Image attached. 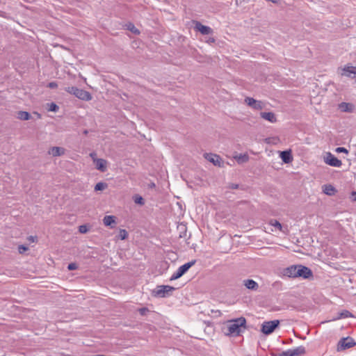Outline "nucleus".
I'll return each instance as SVG.
<instances>
[{
	"instance_id": "35",
	"label": "nucleus",
	"mask_w": 356,
	"mask_h": 356,
	"mask_svg": "<svg viewBox=\"0 0 356 356\" xmlns=\"http://www.w3.org/2000/svg\"><path fill=\"white\" fill-rule=\"evenodd\" d=\"M78 268V265L76 263H70L67 266V269L69 270H74Z\"/></svg>"
},
{
	"instance_id": "20",
	"label": "nucleus",
	"mask_w": 356,
	"mask_h": 356,
	"mask_svg": "<svg viewBox=\"0 0 356 356\" xmlns=\"http://www.w3.org/2000/svg\"><path fill=\"white\" fill-rule=\"evenodd\" d=\"M65 149L63 147H52L49 150V154H51L53 156H60L65 154Z\"/></svg>"
},
{
	"instance_id": "29",
	"label": "nucleus",
	"mask_w": 356,
	"mask_h": 356,
	"mask_svg": "<svg viewBox=\"0 0 356 356\" xmlns=\"http://www.w3.org/2000/svg\"><path fill=\"white\" fill-rule=\"evenodd\" d=\"M128 237V232L125 229H120L118 234V238L125 240Z\"/></svg>"
},
{
	"instance_id": "7",
	"label": "nucleus",
	"mask_w": 356,
	"mask_h": 356,
	"mask_svg": "<svg viewBox=\"0 0 356 356\" xmlns=\"http://www.w3.org/2000/svg\"><path fill=\"white\" fill-rule=\"evenodd\" d=\"M245 104L254 110H261L265 104L261 101L254 99L253 97H248L245 99Z\"/></svg>"
},
{
	"instance_id": "43",
	"label": "nucleus",
	"mask_w": 356,
	"mask_h": 356,
	"mask_svg": "<svg viewBox=\"0 0 356 356\" xmlns=\"http://www.w3.org/2000/svg\"><path fill=\"white\" fill-rule=\"evenodd\" d=\"M352 197H353V200H354V201H356V191H353V192L352 193Z\"/></svg>"
},
{
	"instance_id": "46",
	"label": "nucleus",
	"mask_w": 356,
	"mask_h": 356,
	"mask_svg": "<svg viewBox=\"0 0 356 356\" xmlns=\"http://www.w3.org/2000/svg\"><path fill=\"white\" fill-rule=\"evenodd\" d=\"M30 241L34 242L35 240H34V238L33 236H30V238H29Z\"/></svg>"
},
{
	"instance_id": "5",
	"label": "nucleus",
	"mask_w": 356,
	"mask_h": 356,
	"mask_svg": "<svg viewBox=\"0 0 356 356\" xmlns=\"http://www.w3.org/2000/svg\"><path fill=\"white\" fill-rule=\"evenodd\" d=\"M355 345H356V342L352 337H343L338 342L337 350L338 351L344 350L346 349L352 348V347L355 346Z\"/></svg>"
},
{
	"instance_id": "6",
	"label": "nucleus",
	"mask_w": 356,
	"mask_h": 356,
	"mask_svg": "<svg viewBox=\"0 0 356 356\" xmlns=\"http://www.w3.org/2000/svg\"><path fill=\"white\" fill-rule=\"evenodd\" d=\"M324 161L326 164L332 167H341L342 162L331 152H327L324 156Z\"/></svg>"
},
{
	"instance_id": "13",
	"label": "nucleus",
	"mask_w": 356,
	"mask_h": 356,
	"mask_svg": "<svg viewBox=\"0 0 356 356\" xmlns=\"http://www.w3.org/2000/svg\"><path fill=\"white\" fill-rule=\"evenodd\" d=\"M280 156L284 163H290L293 161V156L290 149L280 152Z\"/></svg>"
},
{
	"instance_id": "1",
	"label": "nucleus",
	"mask_w": 356,
	"mask_h": 356,
	"mask_svg": "<svg viewBox=\"0 0 356 356\" xmlns=\"http://www.w3.org/2000/svg\"><path fill=\"white\" fill-rule=\"evenodd\" d=\"M246 319L244 317L229 320L224 323L222 327V331L227 336H240L246 329Z\"/></svg>"
},
{
	"instance_id": "3",
	"label": "nucleus",
	"mask_w": 356,
	"mask_h": 356,
	"mask_svg": "<svg viewBox=\"0 0 356 356\" xmlns=\"http://www.w3.org/2000/svg\"><path fill=\"white\" fill-rule=\"evenodd\" d=\"M280 323L279 320L265 321L261 325V332L266 335H269L279 327Z\"/></svg>"
},
{
	"instance_id": "42",
	"label": "nucleus",
	"mask_w": 356,
	"mask_h": 356,
	"mask_svg": "<svg viewBox=\"0 0 356 356\" xmlns=\"http://www.w3.org/2000/svg\"><path fill=\"white\" fill-rule=\"evenodd\" d=\"M148 186L150 188H154L156 187V185L154 182H151L148 184Z\"/></svg>"
},
{
	"instance_id": "38",
	"label": "nucleus",
	"mask_w": 356,
	"mask_h": 356,
	"mask_svg": "<svg viewBox=\"0 0 356 356\" xmlns=\"http://www.w3.org/2000/svg\"><path fill=\"white\" fill-rule=\"evenodd\" d=\"M241 161L242 162H246L248 161V156L244 154V155H240L238 158V161L239 162Z\"/></svg>"
},
{
	"instance_id": "14",
	"label": "nucleus",
	"mask_w": 356,
	"mask_h": 356,
	"mask_svg": "<svg viewBox=\"0 0 356 356\" xmlns=\"http://www.w3.org/2000/svg\"><path fill=\"white\" fill-rule=\"evenodd\" d=\"M344 75L348 77L354 78L356 75V65H345L343 69Z\"/></svg>"
},
{
	"instance_id": "4",
	"label": "nucleus",
	"mask_w": 356,
	"mask_h": 356,
	"mask_svg": "<svg viewBox=\"0 0 356 356\" xmlns=\"http://www.w3.org/2000/svg\"><path fill=\"white\" fill-rule=\"evenodd\" d=\"M296 273V278L301 277L302 279L310 280L313 278L314 276L313 272L309 268L301 264L298 265Z\"/></svg>"
},
{
	"instance_id": "44",
	"label": "nucleus",
	"mask_w": 356,
	"mask_h": 356,
	"mask_svg": "<svg viewBox=\"0 0 356 356\" xmlns=\"http://www.w3.org/2000/svg\"><path fill=\"white\" fill-rule=\"evenodd\" d=\"M208 42H215V39L213 38H210L209 40H208Z\"/></svg>"
},
{
	"instance_id": "9",
	"label": "nucleus",
	"mask_w": 356,
	"mask_h": 356,
	"mask_svg": "<svg viewBox=\"0 0 356 356\" xmlns=\"http://www.w3.org/2000/svg\"><path fill=\"white\" fill-rule=\"evenodd\" d=\"M195 26L194 29L199 31L202 35H209L213 33V29L208 26L203 25L201 22L198 21H195Z\"/></svg>"
},
{
	"instance_id": "26",
	"label": "nucleus",
	"mask_w": 356,
	"mask_h": 356,
	"mask_svg": "<svg viewBox=\"0 0 356 356\" xmlns=\"http://www.w3.org/2000/svg\"><path fill=\"white\" fill-rule=\"evenodd\" d=\"M134 202L138 205L143 206L145 203L144 198L140 195H135L133 196Z\"/></svg>"
},
{
	"instance_id": "45",
	"label": "nucleus",
	"mask_w": 356,
	"mask_h": 356,
	"mask_svg": "<svg viewBox=\"0 0 356 356\" xmlns=\"http://www.w3.org/2000/svg\"><path fill=\"white\" fill-rule=\"evenodd\" d=\"M88 131L87 129H85V130L83 131V134L87 135V134H88Z\"/></svg>"
},
{
	"instance_id": "40",
	"label": "nucleus",
	"mask_w": 356,
	"mask_h": 356,
	"mask_svg": "<svg viewBox=\"0 0 356 356\" xmlns=\"http://www.w3.org/2000/svg\"><path fill=\"white\" fill-rule=\"evenodd\" d=\"M148 309L146 307H143L139 309L140 314L142 315H145L146 312H147Z\"/></svg>"
},
{
	"instance_id": "10",
	"label": "nucleus",
	"mask_w": 356,
	"mask_h": 356,
	"mask_svg": "<svg viewBox=\"0 0 356 356\" xmlns=\"http://www.w3.org/2000/svg\"><path fill=\"white\" fill-rule=\"evenodd\" d=\"M204 158L216 166L221 167L222 165V159L217 154L206 153L204 154Z\"/></svg>"
},
{
	"instance_id": "32",
	"label": "nucleus",
	"mask_w": 356,
	"mask_h": 356,
	"mask_svg": "<svg viewBox=\"0 0 356 356\" xmlns=\"http://www.w3.org/2000/svg\"><path fill=\"white\" fill-rule=\"evenodd\" d=\"M88 228L87 225H80L79 227V232L81 234H86L88 232Z\"/></svg>"
},
{
	"instance_id": "27",
	"label": "nucleus",
	"mask_w": 356,
	"mask_h": 356,
	"mask_svg": "<svg viewBox=\"0 0 356 356\" xmlns=\"http://www.w3.org/2000/svg\"><path fill=\"white\" fill-rule=\"evenodd\" d=\"M107 187V184L104 182H98L95 186V191H100L104 190Z\"/></svg>"
},
{
	"instance_id": "37",
	"label": "nucleus",
	"mask_w": 356,
	"mask_h": 356,
	"mask_svg": "<svg viewBox=\"0 0 356 356\" xmlns=\"http://www.w3.org/2000/svg\"><path fill=\"white\" fill-rule=\"evenodd\" d=\"M182 275L181 273H179V271L177 270L170 277V280H175L181 277Z\"/></svg>"
},
{
	"instance_id": "33",
	"label": "nucleus",
	"mask_w": 356,
	"mask_h": 356,
	"mask_svg": "<svg viewBox=\"0 0 356 356\" xmlns=\"http://www.w3.org/2000/svg\"><path fill=\"white\" fill-rule=\"evenodd\" d=\"M273 356H291L289 349L280 353L273 354Z\"/></svg>"
},
{
	"instance_id": "41",
	"label": "nucleus",
	"mask_w": 356,
	"mask_h": 356,
	"mask_svg": "<svg viewBox=\"0 0 356 356\" xmlns=\"http://www.w3.org/2000/svg\"><path fill=\"white\" fill-rule=\"evenodd\" d=\"M175 290H168V289H165V293L166 294V297H168L171 295V293Z\"/></svg>"
},
{
	"instance_id": "21",
	"label": "nucleus",
	"mask_w": 356,
	"mask_h": 356,
	"mask_svg": "<svg viewBox=\"0 0 356 356\" xmlns=\"http://www.w3.org/2000/svg\"><path fill=\"white\" fill-rule=\"evenodd\" d=\"M291 356H302L305 354V348L302 346H298L293 349H289Z\"/></svg>"
},
{
	"instance_id": "12",
	"label": "nucleus",
	"mask_w": 356,
	"mask_h": 356,
	"mask_svg": "<svg viewBox=\"0 0 356 356\" xmlns=\"http://www.w3.org/2000/svg\"><path fill=\"white\" fill-rule=\"evenodd\" d=\"M297 267L298 265H292L284 268L283 270V275L289 277L296 278Z\"/></svg>"
},
{
	"instance_id": "39",
	"label": "nucleus",
	"mask_w": 356,
	"mask_h": 356,
	"mask_svg": "<svg viewBox=\"0 0 356 356\" xmlns=\"http://www.w3.org/2000/svg\"><path fill=\"white\" fill-rule=\"evenodd\" d=\"M47 87L51 89H54L58 87V84L56 81H51L48 83Z\"/></svg>"
},
{
	"instance_id": "19",
	"label": "nucleus",
	"mask_w": 356,
	"mask_h": 356,
	"mask_svg": "<svg viewBox=\"0 0 356 356\" xmlns=\"http://www.w3.org/2000/svg\"><path fill=\"white\" fill-rule=\"evenodd\" d=\"M103 222L106 226L110 227L111 228H113L116 225L115 217L114 216H105Z\"/></svg>"
},
{
	"instance_id": "15",
	"label": "nucleus",
	"mask_w": 356,
	"mask_h": 356,
	"mask_svg": "<svg viewBox=\"0 0 356 356\" xmlns=\"http://www.w3.org/2000/svg\"><path fill=\"white\" fill-rule=\"evenodd\" d=\"M260 116L263 119L271 122L275 123L277 122V118L274 113L273 112H261Z\"/></svg>"
},
{
	"instance_id": "16",
	"label": "nucleus",
	"mask_w": 356,
	"mask_h": 356,
	"mask_svg": "<svg viewBox=\"0 0 356 356\" xmlns=\"http://www.w3.org/2000/svg\"><path fill=\"white\" fill-rule=\"evenodd\" d=\"M195 260H192L179 266L177 269L179 273H181L183 276L190 269V268H191L195 264Z\"/></svg>"
},
{
	"instance_id": "22",
	"label": "nucleus",
	"mask_w": 356,
	"mask_h": 356,
	"mask_svg": "<svg viewBox=\"0 0 356 356\" xmlns=\"http://www.w3.org/2000/svg\"><path fill=\"white\" fill-rule=\"evenodd\" d=\"M353 314L348 310H342L341 312L337 314V316L333 318L332 321H337L341 318H346L348 317H352Z\"/></svg>"
},
{
	"instance_id": "31",
	"label": "nucleus",
	"mask_w": 356,
	"mask_h": 356,
	"mask_svg": "<svg viewBox=\"0 0 356 356\" xmlns=\"http://www.w3.org/2000/svg\"><path fill=\"white\" fill-rule=\"evenodd\" d=\"M58 109H59V107L56 104H55L54 102L50 104L49 111H52V112H56V111H58Z\"/></svg>"
},
{
	"instance_id": "24",
	"label": "nucleus",
	"mask_w": 356,
	"mask_h": 356,
	"mask_svg": "<svg viewBox=\"0 0 356 356\" xmlns=\"http://www.w3.org/2000/svg\"><path fill=\"white\" fill-rule=\"evenodd\" d=\"M125 26L127 30L130 31L135 35H139L140 33V31L131 22L126 24Z\"/></svg>"
},
{
	"instance_id": "28",
	"label": "nucleus",
	"mask_w": 356,
	"mask_h": 356,
	"mask_svg": "<svg viewBox=\"0 0 356 356\" xmlns=\"http://www.w3.org/2000/svg\"><path fill=\"white\" fill-rule=\"evenodd\" d=\"M270 224L279 229L280 231H282V224L277 221V220H271Z\"/></svg>"
},
{
	"instance_id": "23",
	"label": "nucleus",
	"mask_w": 356,
	"mask_h": 356,
	"mask_svg": "<svg viewBox=\"0 0 356 356\" xmlns=\"http://www.w3.org/2000/svg\"><path fill=\"white\" fill-rule=\"evenodd\" d=\"M17 118L21 120H29L31 118V115L27 111H20L17 112Z\"/></svg>"
},
{
	"instance_id": "2",
	"label": "nucleus",
	"mask_w": 356,
	"mask_h": 356,
	"mask_svg": "<svg viewBox=\"0 0 356 356\" xmlns=\"http://www.w3.org/2000/svg\"><path fill=\"white\" fill-rule=\"evenodd\" d=\"M65 90L70 94H72L76 97L83 101H90L92 98L91 94L89 92L83 89L78 88L75 86L68 87L65 89Z\"/></svg>"
},
{
	"instance_id": "18",
	"label": "nucleus",
	"mask_w": 356,
	"mask_h": 356,
	"mask_svg": "<svg viewBox=\"0 0 356 356\" xmlns=\"http://www.w3.org/2000/svg\"><path fill=\"white\" fill-rule=\"evenodd\" d=\"M244 286L250 290L257 291L259 289V284L252 279H248L243 281Z\"/></svg>"
},
{
	"instance_id": "30",
	"label": "nucleus",
	"mask_w": 356,
	"mask_h": 356,
	"mask_svg": "<svg viewBox=\"0 0 356 356\" xmlns=\"http://www.w3.org/2000/svg\"><path fill=\"white\" fill-rule=\"evenodd\" d=\"M228 188L230 189H241V190H245V186L237 184L231 183L229 184Z\"/></svg>"
},
{
	"instance_id": "17",
	"label": "nucleus",
	"mask_w": 356,
	"mask_h": 356,
	"mask_svg": "<svg viewBox=\"0 0 356 356\" xmlns=\"http://www.w3.org/2000/svg\"><path fill=\"white\" fill-rule=\"evenodd\" d=\"M95 164H96V168L102 172H104L106 169H107V167H106V163H107V161L105 160V159H97L96 160H95Z\"/></svg>"
},
{
	"instance_id": "11",
	"label": "nucleus",
	"mask_w": 356,
	"mask_h": 356,
	"mask_svg": "<svg viewBox=\"0 0 356 356\" xmlns=\"http://www.w3.org/2000/svg\"><path fill=\"white\" fill-rule=\"evenodd\" d=\"M338 108L341 111L344 113H353L355 109V106L352 103H348V102H341L338 104Z\"/></svg>"
},
{
	"instance_id": "8",
	"label": "nucleus",
	"mask_w": 356,
	"mask_h": 356,
	"mask_svg": "<svg viewBox=\"0 0 356 356\" xmlns=\"http://www.w3.org/2000/svg\"><path fill=\"white\" fill-rule=\"evenodd\" d=\"M165 289H168V290H175V287L169 285H160L157 286V287L152 291V294L155 297L165 298L166 297Z\"/></svg>"
},
{
	"instance_id": "25",
	"label": "nucleus",
	"mask_w": 356,
	"mask_h": 356,
	"mask_svg": "<svg viewBox=\"0 0 356 356\" xmlns=\"http://www.w3.org/2000/svg\"><path fill=\"white\" fill-rule=\"evenodd\" d=\"M323 192L327 195H332L337 191L335 188L332 185H325Z\"/></svg>"
},
{
	"instance_id": "36",
	"label": "nucleus",
	"mask_w": 356,
	"mask_h": 356,
	"mask_svg": "<svg viewBox=\"0 0 356 356\" xmlns=\"http://www.w3.org/2000/svg\"><path fill=\"white\" fill-rule=\"evenodd\" d=\"M28 247L24 245H19L18 246V251L20 254H23L25 251L28 250Z\"/></svg>"
},
{
	"instance_id": "34",
	"label": "nucleus",
	"mask_w": 356,
	"mask_h": 356,
	"mask_svg": "<svg viewBox=\"0 0 356 356\" xmlns=\"http://www.w3.org/2000/svg\"><path fill=\"white\" fill-rule=\"evenodd\" d=\"M335 152L337 153L348 154V150L346 148L343 147H337L335 149Z\"/></svg>"
}]
</instances>
